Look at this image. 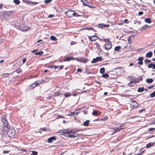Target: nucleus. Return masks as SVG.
I'll return each instance as SVG.
<instances>
[{
	"label": "nucleus",
	"mask_w": 155,
	"mask_h": 155,
	"mask_svg": "<svg viewBox=\"0 0 155 155\" xmlns=\"http://www.w3.org/2000/svg\"><path fill=\"white\" fill-rule=\"evenodd\" d=\"M151 28V26L148 25H144L142 27V29H146V28Z\"/></svg>",
	"instance_id": "nucleus-28"
},
{
	"label": "nucleus",
	"mask_w": 155,
	"mask_h": 155,
	"mask_svg": "<svg viewBox=\"0 0 155 155\" xmlns=\"http://www.w3.org/2000/svg\"><path fill=\"white\" fill-rule=\"evenodd\" d=\"M145 90L144 87H139L137 91L140 92H143Z\"/></svg>",
	"instance_id": "nucleus-25"
},
{
	"label": "nucleus",
	"mask_w": 155,
	"mask_h": 155,
	"mask_svg": "<svg viewBox=\"0 0 155 155\" xmlns=\"http://www.w3.org/2000/svg\"><path fill=\"white\" fill-rule=\"evenodd\" d=\"M153 64L151 63L148 65V67L149 68H150L152 67L153 68Z\"/></svg>",
	"instance_id": "nucleus-44"
},
{
	"label": "nucleus",
	"mask_w": 155,
	"mask_h": 155,
	"mask_svg": "<svg viewBox=\"0 0 155 155\" xmlns=\"http://www.w3.org/2000/svg\"><path fill=\"white\" fill-rule=\"evenodd\" d=\"M52 1V0H45V2L46 4H48L51 2Z\"/></svg>",
	"instance_id": "nucleus-42"
},
{
	"label": "nucleus",
	"mask_w": 155,
	"mask_h": 155,
	"mask_svg": "<svg viewBox=\"0 0 155 155\" xmlns=\"http://www.w3.org/2000/svg\"><path fill=\"white\" fill-rule=\"evenodd\" d=\"M21 71H22L21 70L20 68H19V69L16 70V71H15L13 72V73L14 72H16L18 73H21Z\"/></svg>",
	"instance_id": "nucleus-37"
},
{
	"label": "nucleus",
	"mask_w": 155,
	"mask_h": 155,
	"mask_svg": "<svg viewBox=\"0 0 155 155\" xmlns=\"http://www.w3.org/2000/svg\"><path fill=\"white\" fill-rule=\"evenodd\" d=\"M10 13L8 12L3 11L1 13L0 18L2 20L9 19Z\"/></svg>",
	"instance_id": "nucleus-4"
},
{
	"label": "nucleus",
	"mask_w": 155,
	"mask_h": 155,
	"mask_svg": "<svg viewBox=\"0 0 155 155\" xmlns=\"http://www.w3.org/2000/svg\"><path fill=\"white\" fill-rule=\"evenodd\" d=\"M7 131V134L10 137H15V130L13 128H9Z\"/></svg>",
	"instance_id": "nucleus-5"
},
{
	"label": "nucleus",
	"mask_w": 155,
	"mask_h": 155,
	"mask_svg": "<svg viewBox=\"0 0 155 155\" xmlns=\"http://www.w3.org/2000/svg\"><path fill=\"white\" fill-rule=\"evenodd\" d=\"M128 20L127 19H125L123 21H121L122 23L123 24H124V23H128Z\"/></svg>",
	"instance_id": "nucleus-39"
},
{
	"label": "nucleus",
	"mask_w": 155,
	"mask_h": 155,
	"mask_svg": "<svg viewBox=\"0 0 155 155\" xmlns=\"http://www.w3.org/2000/svg\"><path fill=\"white\" fill-rule=\"evenodd\" d=\"M13 2L16 5H19L20 3L19 0H14Z\"/></svg>",
	"instance_id": "nucleus-35"
},
{
	"label": "nucleus",
	"mask_w": 155,
	"mask_h": 155,
	"mask_svg": "<svg viewBox=\"0 0 155 155\" xmlns=\"http://www.w3.org/2000/svg\"><path fill=\"white\" fill-rule=\"evenodd\" d=\"M81 1L83 2V4L86 6H88L90 7H91V4L87 0H81Z\"/></svg>",
	"instance_id": "nucleus-11"
},
{
	"label": "nucleus",
	"mask_w": 155,
	"mask_h": 155,
	"mask_svg": "<svg viewBox=\"0 0 155 155\" xmlns=\"http://www.w3.org/2000/svg\"><path fill=\"white\" fill-rule=\"evenodd\" d=\"M145 110H146V109H142V110H140L139 111H138V113H142L143 111H145Z\"/></svg>",
	"instance_id": "nucleus-51"
},
{
	"label": "nucleus",
	"mask_w": 155,
	"mask_h": 155,
	"mask_svg": "<svg viewBox=\"0 0 155 155\" xmlns=\"http://www.w3.org/2000/svg\"><path fill=\"white\" fill-rule=\"evenodd\" d=\"M82 129L79 130H72L71 131H69L67 130H60L59 133H62L64 134V136L68 137H81L82 136V133L77 134L76 133L78 131H81L83 130Z\"/></svg>",
	"instance_id": "nucleus-1"
},
{
	"label": "nucleus",
	"mask_w": 155,
	"mask_h": 155,
	"mask_svg": "<svg viewBox=\"0 0 155 155\" xmlns=\"http://www.w3.org/2000/svg\"><path fill=\"white\" fill-rule=\"evenodd\" d=\"M143 13V12H140L138 13V15H142Z\"/></svg>",
	"instance_id": "nucleus-52"
},
{
	"label": "nucleus",
	"mask_w": 155,
	"mask_h": 155,
	"mask_svg": "<svg viewBox=\"0 0 155 155\" xmlns=\"http://www.w3.org/2000/svg\"><path fill=\"white\" fill-rule=\"evenodd\" d=\"M98 26L100 28H103L107 27V25L104 24H100L98 25Z\"/></svg>",
	"instance_id": "nucleus-20"
},
{
	"label": "nucleus",
	"mask_w": 155,
	"mask_h": 155,
	"mask_svg": "<svg viewBox=\"0 0 155 155\" xmlns=\"http://www.w3.org/2000/svg\"><path fill=\"white\" fill-rule=\"evenodd\" d=\"M76 43H77V42H75L74 41H72L71 42V45H74L76 44Z\"/></svg>",
	"instance_id": "nucleus-46"
},
{
	"label": "nucleus",
	"mask_w": 155,
	"mask_h": 155,
	"mask_svg": "<svg viewBox=\"0 0 155 155\" xmlns=\"http://www.w3.org/2000/svg\"><path fill=\"white\" fill-rule=\"evenodd\" d=\"M32 152L33 155H37L38 154V152L36 151H32Z\"/></svg>",
	"instance_id": "nucleus-40"
},
{
	"label": "nucleus",
	"mask_w": 155,
	"mask_h": 155,
	"mask_svg": "<svg viewBox=\"0 0 155 155\" xmlns=\"http://www.w3.org/2000/svg\"><path fill=\"white\" fill-rule=\"evenodd\" d=\"M131 36L128 37L127 39L128 43L129 44H131L132 43V40L131 39Z\"/></svg>",
	"instance_id": "nucleus-32"
},
{
	"label": "nucleus",
	"mask_w": 155,
	"mask_h": 155,
	"mask_svg": "<svg viewBox=\"0 0 155 155\" xmlns=\"http://www.w3.org/2000/svg\"><path fill=\"white\" fill-rule=\"evenodd\" d=\"M77 59L75 58H73L72 57L69 56L67 57L64 60V61H69L71 60H77Z\"/></svg>",
	"instance_id": "nucleus-10"
},
{
	"label": "nucleus",
	"mask_w": 155,
	"mask_h": 155,
	"mask_svg": "<svg viewBox=\"0 0 155 155\" xmlns=\"http://www.w3.org/2000/svg\"><path fill=\"white\" fill-rule=\"evenodd\" d=\"M88 38L90 41H94L97 39V38L95 35H93L91 36H89Z\"/></svg>",
	"instance_id": "nucleus-15"
},
{
	"label": "nucleus",
	"mask_w": 155,
	"mask_h": 155,
	"mask_svg": "<svg viewBox=\"0 0 155 155\" xmlns=\"http://www.w3.org/2000/svg\"><path fill=\"white\" fill-rule=\"evenodd\" d=\"M92 115L94 116H97L98 114V111L94 110L92 112Z\"/></svg>",
	"instance_id": "nucleus-33"
},
{
	"label": "nucleus",
	"mask_w": 155,
	"mask_h": 155,
	"mask_svg": "<svg viewBox=\"0 0 155 155\" xmlns=\"http://www.w3.org/2000/svg\"><path fill=\"white\" fill-rule=\"evenodd\" d=\"M103 60V58L101 57H97L96 58H94L91 61L92 63H97L98 61H101Z\"/></svg>",
	"instance_id": "nucleus-8"
},
{
	"label": "nucleus",
	"mask_w": 155,
	"mask_h": 155,
	"mask_svg": "<svg viewBox=\"0 0 155 155\" xmlns=\"http://www.w3.org/2000/svg\"><path fill=\"white\" fill-rule=\"evenodd\" d=\"M77 95H78V94H77V93H74V94H73V95L74 96H76Z\"/></svg>",
	"instance_id": "nucleus-61"
},
{
	"label": "nucleus",
	"mask_w": 155,
	"mask_h": 155,
	"mask_svg": "<svg viewBox=\"0 0 155 155\" xmlns=\"http://www.w3.org/2000/svg\"><path fill=\"white\" fill-rule=\"evenodd\" d=\"M102 76L104 78H107V74H103Z\"/></svg>",
	"instance_id": "nucleus-57"
},
{
	"label": "nucleus",
	"mask_w": 155,
	"mask_h": 155,
	"mask_svg": "<svg viewBox=\"0 0 155 155\" xmlns=\"http://www.w3.org/2000/svg\"><path fill=\"white\" fill-rule=\"evenodd\" d=\"M26 61V58H24L22 60L23 64H24Z\"/></svg>",
	"instance_id": "nucleus-55"
},
{
	"label": "nucleus",
	"mask_w": 155,
	"mask_h": 155,
	"mask_svg": "<svg viewBox=\"0 0 155 155\" xmlns=\"http://www.w3.org/2000/svg\"><path fill=\"white\" fill-rule=\"evenodd\" d=\"M145 21L148 23H151V19L149 18H147L145 19Z\"/></svg>",
	"instance_id": "nucleus-26"
},
{
	"label": "nucleus",
	"mask_w": 155,
	"mask_h": 155,
	"mask_svg": "<svg viewBox=\"0 0 155 155\" xmlns=\"http://www.w3.org/2000/svg\"><path fill=\"white\" fill-rule=\"evenodd\" d=\"M4 60H1L0 61V63H2L4 62Z\"/></svg>",
	"instance_id": "nucleus-63"
},
{
	"label": "nucleus",
	"mask_w": 155,
	"mask_h": 155,
	"mask_svg": "<svg viewBox=\"0 0 155 155\" xmlns=\"http://www.w3.org/2000/svg\"><path fill=\"white\" fill-rule=\"evenodd\" d=\"M121 48V47L120 46H117L114 48V50L117 51L118 52H119Z\"/></svg>",
	"instance_id": "nucleus-24"
},
{
	"label": "nucleus",
	"mask_w": 155,
	"mask_h": 155,
	"mask_svg": "<svg viewBox=\"0 0 155 155\" xmlns=\"http://www.w3.org/2000/svg\"><path fill=\"white\" fill-rule=\"evenodd\" d=\"M121 126L120 127H115L114 128L112 129V130H113L114 131L113 133L111 134H113L114 133H116L117 132H119L121 130H123V129L121 128Z\"/></svg>",
	"instance_id": "nucleus-9"
},
{
	"label": "nucleus",
	"mask_w": 155,
	"mask_h": 155,
	"mask_svg": "<svg viewBox=\"0 0 155 155\" xmlns=\"http://www.w3.org/2000/svg\"><path fill=\"white\" fill-rule=\"evenodd\" d=\"M77 60L78 61H80L81 62H83L84 63H86L88 61V59L87 58H80L79 59V60L77 59Z\"/></svg>",
	"instance_id": "nucleus-16"
},
{
	"label": "nucleus",
	"mask_w": 155,
	"mask_h": 155,
	"mask_svg": "<svg viewBox=\"0 0 155 155\" xmlns=\"http://www.w3.org/2000/svg\"><path fill=\"white\" fill-rule=\"evenodd\" d=\"M38 49H36V50H33V51H32L31 52V53H35V52H36V51H38Z\"/></svg>",
	"instance_id": "nucleus-54"
},
{
	"label": "nucleus",
	"mask_w": 155,
	"mask_h": 155,
	"mask_svg": "<svg viewBox=\"0 0 155 155\" xmlns=\"http://www.w3.org/2000/svg\"><path fill=\"white\" fill-rule=\"evenodd\" d=\"M30 3H31L33 5H36V4H37L38 3L37 2H31Z\"/></svg>",
	"instance_id": "nucleus-45"
},
{
	"label": "nucleus",
	"mask_w": 155,
	"mask_h": 155,
	"mask_svg": "<svg viewBox=\"0 0 155 155\" xmlns=\"http://www.w3.org/2000/svg\"><path fill=\"white\" fill-rule=\"evenodd\" d=\"M44 81L45 80H41V81H36L33 84H31L29 86V88L31 89H33L36 86H38L39 84L43 83Z\"/></svg>",
	"instance_id": "nucleus-6"
},
{
	"label": "nucleus",
	"mask_w": 155,
	"mask_h": 155,
	"mask_svg": "<svg viewBox=\"0 0 155 155\" xmlns=\"http://www.w3.org/2000/svg\"><path fill=\"white\" fill-rule=\"evenodd\" d=\"M143 57H140L138 58V64L140 65H142L143 64Z\"/></svg>",
	"instance_id": "nucleus-14"
},
{
	"label": "nucleus",
	"mask_w": 155,
	"mask_h": 155,
	"mask_svg": "<svg viewBox=\"0 0 155 155\" xmlns=\"http://www.w3.org/2000/svg\"><path fill=\"white\" fill-rule=\"evenodd\" d=\"M90 122V121L89 120H87L84 123L83 125L85 126H88Z\"/></svg>",
	"instance_id": "nucleus-22"
},
{
	"label": "nucleus",
	"mask_w": 155,
	"mask_h": 155,
	"mask_svg": "<svg viewBox=\"0 0 155 155\" xmlns=\"http://www.w3.org/2000/svg\"><path fill=\"white\" fill-rule=\"evenodd\" d=\"M145 62H146L147 63H149L151 62V61L150 60H149L147 59H146L145 60Z\"/></svg>",
	"instance_id": "nucleus-49"
},
{
	"label": "nucleus",
	"mask_w": 155,
	"mask_h": 155,
	"mask_svg": "<svg viewBox=\"0 0 155 155\" xmlns=\"http://www.w3.org/2000/svg\"><path fill=\"white\" fill-rule=\"evenodd\" d=\"M105 72V69L104 68H101L100 69V72L102 74H103Z\"/></svg>",
	"instance_id": "nucleus-34"
},
{
	"label": "nucleus",
	"mask_w": 155,
	"mask_h": 155,
	"mask_svg": "<svg viewBox=\"0 0 155 155\" xmlns=\"http://www.w3.org/2000/svg\"><path fill=\"white\" fill-rule=\"evenodd\" d=\"M64 66L63 65H61L60 66L59 69L61 70L63 69L64 68Z\"/></svg>",
	"instance_id": "nucleus-56"
},
{
	"label": "nucleus",
	"mask_w": 155,
	"mask_h": 155,
	"mask_svg": "<svg viewBox=\"0 0 155 155\" xmlns=\"http://www.w3.org/2000/svg\"><path fill=\"white\" fill-rule=\"evenodd\" d=\"M77 71H79L80 72H81L82 71V70L78 68V69H77Z\"/></svg>",
	"instance_id": "nucleus-60"
},
{
	"label": "nucleus",
	"mask_w": 155,
	"mask_h": 155,
	"mask_svg": "<svg viewBox=\"0 0 155 155\" xmlns=\"http://www.w3.org/2000/svg\"><path fill=\"white\" fill-rule=\"evenodd\" d=\"M21 30L22 31H27L29 28L27 27H21L20 28Z\"/></svg>",
	"instance_id": "nucleus-18"
},
{
	"label": "nucleus",
	"mask_w": 155,
	"mask_h": 155,
	"mask_svg": "<svg viewBox=\"0 0 155 155\" xmlns=\"http://www.w3.org/2000/svg\"><path fill=\"white\" fill-rule=\"evenodd\" d=\"M57 117L58 118H64V116H63L61 115H58Z\"/></svg>",
	"instance_id": "nucleus-48"
},
{
	"label": "nucleus",
	"mask_w": 155,
	"mask_h": 155,
	"mask_svg": "<svg viewBox=\"0 0 155 155\" xmlns=\"http://www.w3.org/2000/svg\"><path fill=\"white\" fill-rule=\"evenodd\" d=\"M65 15H67V16L70 18L72 17L73 16L79 17L83 16V15H78L76 12H75L74 11L71 10H68L66 12Z\"/></svg>",
	"instance_id": "nucleus-3"
},
{
	"label": "nucleus",
	"mask_w": 155,
	"mask_h": 155,
	"mask_svg": "<svg viewBox=\"0 0 155 155\" xmlns=\"http://www.w3.org/2000/svg\"><path fill=\"white\" fill-rule=\"evenodd\" d=\"M153 80L152 78L147 79L146 80V82L148 84H150L153 82Z\"/></svg>",
	"instance_id": "nucleus-21"
},
{
	"label": "nucleus",
	"mask_w": 155,
	"mask_h": 155,
	"mask_svg": "<svg viewBox=\"0 0 155 155\" xmlns=\"http://www.w3.org/2000/svg\"><path fill=\"white\" fill-rule=\"evenodd\" d=\"M54 16V15L53 14H52V15H49L48 16V17L49 18H52V17H53Z\"/></svg>",
	"instance_id": "nucleus-58"
},
{
	"label": "nucleus",
	"mask_w": 155,
	"mask_h": 155,
	"mask_svg": "<svg viewBox=\"0 0 155 155\" xmlns=\"http://www.w3.org/2000/svg\"><path fill=\"white\" fill-rule=\"evenodd\" d=\"M58 67V66H50V68H54V69L55 70H56V69Z\"/></svg>",
	"instance_id": "nucleus-43"
},
{
	"label": "nucleus",
	"mask_w": 155,
	"mask_h": 155,
	"mask_svg": "<svg viewBox=\"0 0 155 155\" xmlns=\"http://www.w3.org/2000/svg\"><path fill=\"white\" fill-rule=\"evenodd\" d=\"M71 96V94L69 92L65 93L64 94V96L65 97V98H67L68 97H69Z\"/></svg>",
	"instance_id": "nucleus-27"
},
{
	"label": "nucleus",
	"mask_w": 155,
	"mask_h": 155,
	"mask_svg": "<svg viewBox=\"0 0 155 155\" xmlns=\"http://www.w3.org/2000/svg\"><path fill=\"white\" fill-rule=\"evenodd\" d=\"M130 101L131 103L130 107L132 109L137 108L138 105H139V104L135 101L131 100Z\"/></svg>",
	"instance_id": "nucleus-7"
},
{
	"label": "nucleus",
	"mask_w": 155,
	"mask_h": 155,
	"mask_svg": "<svg viewBox=\"0 0 155 155\" xmlns=\"http://www.w3.org/2000/svg\"><path fill=\"white\" fill-rule=\"evenodd\" d=\"M155 96V91H154L150 95V97H153Z\"/></svg>",
	"instance_id": "nucleus-38"
},
{
	"label": "nucleus",
	"mask_w": 155,
	"mask_h": 155,
	"mask_svg": "<svg viewBox=\"0 0 155 155\" xmlns=\"http://www.w3.org/2000/svg\"><path fill=\"white\" fill-rule=\"evenodd\" d=\"M134 83V81H130V83L128 84L131 86H133L134 85L133 84Z\"/></svg>",
	"instance_id": "nucleus-36"
},
{
	"label": "nucleus",
	"mask_w": 155,
	"mask_h": 155,
	"mask_svg": "<svg viewBox=\"0 0 155 155\" xmlns=\"http://www.w3.org/2000/svg\"><path fill=\"white\" fill-rule=\"evenodd\" d=\"M79 113V112H71V114H68V115L69 116H71L72 115H73V116H77L78 115Z\"/></svg>",
	"instance_id": "nucleus-19"
},
{
	"label": "nucleus",
	"mask_w": 155,
	"mask_h": 155,
	"mask_svg": "<svg viewBox=\"0 0 155 155\" xmlns=\"http://www.w3.org/2000/svg\"><path fill=\"white\" fill-rule=\"evenodd\" d=\"M61 94V91H58L54 93V94L53 95V96H54V97L58 96Z\"/></svg>",
	"instance_id": "nucleus-23"
},
{
	"label": "nucleus",
	"mask_w": 155,
	"mask_h": 155,
	"mask_svg": "<svg viewBox=\"0 0 155 155\" xmlns=\"http://www.w3.org/2000/svg\"><path fill=\"white\" fill-rule=\"evenodd\" d=\"M1 121L3 124V130H7L10 127V126L6 119V116H2V117Z\"/></svg>",
	"instance_id": "nucleus-2"
},
{
	"label": "nucleus",
	"mask_w": 155,
	"mask_h": 155,
	"mask_svg": "<svg viewBox=\"0 0 155 155\" xmlns=\"http://www.w3.org/2000/svg\"><path fill=\"white\" fill-rule=\"evenodd\" d=\"M43 54V52L42 51L38 52L35 53V54L36 55H40V56H41Z\"/></svg>",
	"instance_id": "nucleus-31"
},
{
	"label": "nucleus",
	"mask_w": 155,
	"mask_h": 155,
	"mask_svg": "<svg viewBox=\"0 0 155 155\" xmlns=\"http://www.w3.org/2000/svg\"><path fill=\"white\" fill-rule=\"evenodd\" d=\"M56 139L55 136L51 137L48 139L47 142L48 143H52L53 141L56 140Z\"/></svg>",
	"instance_id": "nucleus-12"
},
{
	"label": "nucleus",
	"mask_w": 155,
	"mask_h": 155,
	"mask_svg": "<svg viewBox=\"0 0 155 155\" xmlns=\"http://www.w3.org/2000/svg\"><path fill=\"white\" fill-rule=\"evenodd\" d=\"M112 46L111 42L107 39V50L110 49L112 48Z\"/></svg>",
	"instance_id": "nucleus-13"
},
{
	"label": "nucleus",
	"mask_w": 155,
	"mask_h": 155,
	"mask_svg": "<svg viewBox=\"0 0 155 155\" xmlns=\"http://www.w3.org/2000/svg\"><path fill=\"white\" fill-rule=\"evenodd\" d=\"M151 146V143H147L146 145V147L147 148H149Z\"/></svg>",
	"instance_id": "nucleus-41"
},
{
	"label": "nucleus",
	"mask_w": 155,
	"mask_h": 155,
	"mask_svg": "<svg viewBox=\"0 0 155 155\" xmlns=\"http://www.w3.org/2000/svg\"><path fill=\"white\" fill-rule=\"evenodd\" d=\"M153 68L154 69H155V64H153Z\"/></svg>",
	"instance_id": "nucleus-64"
},
{
	"label": "nucleus",
	"mask_w": 155,
	"mask_h": 155,
	"mask_svg": "<svg viewBox=\"0 0 155 155\" xmlns=\"http://www.w3.org/2000/svg\"><path fill=\"white\" fill-rule=\"evenodd\" d=\"M10 74L8 73H4L2 75V76L3 78H5L6 77H8L9 75Z\"/></svg>",
	"instance_id": "nucleus-29"
},
{
	"label": "nucleus",
	"mask_w": 155,
	"mask_h": 155,
	"mask_svg": "<svg viewBox=\"0 0 155 155\" xmlns=\"http://www.w3.org/2000/svg\"><path fill=\"white\" fill-rule=\"evenodd\" d=\"M154 86V85H152L151 86L148 87V89H150L153 87Z\"/></svg>",
	"instance_id": "nucleus-53"
},
{
	"label": "nucleus",
	"mask_w": 155,
	"mask_h": 155,
	"mask_svg": "<svg viewBox=\"0 0 155 155\" xmlns=\"http://www.w3.org/2000/svg\"><path fill=\"white\" fill-rule=\"evenodd\" d=\"M46 127H43L42 128H40V130H41L42 131H46Z\"/></svg>",
	"instance_id": "nucleus-47"
},
{
	"label": "nucleus",
	"mask_w": 155,
	"mask_h": 155,
	"mask_svg": "<svg viewBox=\"0 0 155 155\" xmlns=\"http://www.w3.org/2000/svg\"><path fill=\"white\" fill-rule=\"evenodd\" d=\"M83 113L84 114H87V111H86L85 110H84Z\"/></svg>",
	"instance_id": "nucleus-62"
},
{
	"label": "nucleus",
	"mask_w": 155,
	"mask_h": 155,
	"mask_svg": "<svg viewBox=\"0 0 155 155\" xmlns=\"http://www.w3.org/2000/svg\"><path fill=\"white\" fill-rule=\"evenodd\" d=\"M155 130V128H150L148 129L149 131H152Z\"/></svg>",
	"instance_id": "nucleus-50"
},
{
	"label": "nucleus",
	"mask_w": 155,
	"mask_h": 155,
	"mask_svg": "<svg viewBox=\"0 0 155 155\" xmlns=\"http://www.w3.org/2000/svg\"><path fill=\"white\" fill-rule=\"evenodd\" d=\"M152 52L151 51H149L147 53L146 57L147 58H150L152 57Z\"/></svg>",
	"instance_id": "nucleus-17"
},
{
	"label": "nucleus",
	"mask_w": 155,
	"mask_h": 155,
	"mask_svg": "<svg viewBox=\"0 0 155 155\" xmlns=\"http://www.w3.org/2000/svg\"><path fill=\"white\" fill-rule=\"evenodd\" d=\"M50 38L51 40L53 41H56L57 40L54 36L53 35L51 36Z\"/></svg>",
	"instance_id": "nucleus-30"
},
{
	"label": "nucleus",
	"mask_w": 155,
	"mask_h": 155,
	"mask_svg": "<svg viewBox=\"0 0 155 155\" xmlns=\"http://www.w3.org/2000/svg\"><path fill=\"white\" fill-rule=\"evenodd\" d=\"M9 152V151H4L3 152V153H7Z\"/></svg>",
	"instance_id": "nucleus-59"
}]
</instances>
